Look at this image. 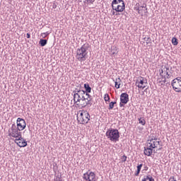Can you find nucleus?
Segmentation results:
<instances>
[{
  "label": "nucleus",
  "mask_w": 181,
  "mask_h": 181,
  "mask_svg": "<svg viewBox=\"0 0 181 181\" xmlns=\"http://www.w3.org/2000/svg\"><path fill=\"white\" fill-rule=\"evenodd\" d=\"M72 95L74 104L79 105L81 108L93 105L91 95L86 93L85 90H81V85L80 84L72 91Z\"/></svg>",
  "instance_id": "f257e3e1"
},
{
  "label": "nucleus",
  "mask_w": 181,
  "mask_h": 181,
  "mask_svg": "<svg viewBox=\"0 0 181 181\" xmlns=\"http://www.w3.org/2000/svg\"><path fill=\"white\" fill-rule=\"evenodd\" d=\"M88 43L83 44L81 47L76 50V59L78 62H86L87 60V54H88Z\"/></svg>",
  "instance_id": "f03ea898"
},
{
  "label": "nucleus",
  "mask_w": 181,
  "mask_h": 181,
  "mask_svg": "<svg viewBox=\"0 0 181 181\" xmlns=\"http://www.w3.org/2000/svg\"><path fill=\"white\" fill-rule=\"evenodd\" d=\"M156 141H158V139L156 138H152L151 139L148 140L147 147H144V155L151 156V155L153 153V149L158 147Z\"/></svg>",
  "instance_id": "7ed1b4c3"
},
{
  "label": "nucleus",
  "mask_w": 181,
  "mask_h": 181,
  "mask_svg": "<svg viewBox=\"0 0 181 181\" xmlns=\"http://www.w3.org/2000/svg\"><path fill=\"white\" fill-rule=\"evenodd\" d=\"M105 136L111 142H118L119 141V132L117 129H107Z\"/></svg>",
  "instance_id": "20e7f679"
},
{
  "label": "nucleus",
  "mask_w": 181,
  "mask_h": 181,
  "mask_svg": "<svg viewBox=\"0 0 181 181\" xmlns=\"http://www.w3.org/2000/svg\"><path fill=\"white\" fill-rule=\"evenodd\" d=\"M79 112L80 115L77 118L78 122L83 125H84V124H88L90 118H91V116H90V113H88L87 110H81L79 111Z\"/></svg>",
  "instance_id": "39448f33"
},
{
  "label": "nucleus",
  "mask_w": 181,
  "mask_h": 181,
  "mask_svg": "<svg viewBox=\"0 0 181 181\" xmlns=\"http://www.w3.org/2000/svg\"><path fill=\"white\" fill-rule=\"evenodd\" d=\"M8 136L16 139L22 136V132H21V130L16 128V124H13L11 127L8 129Z\"/></svg>",
  "instance_id": "423d86ee"
},
{
  "label": "nucleus",
  "mask_w": 181,
  "mask_h": 181,
  "mask_svg": "<svg viewBox=\"0 0 181 181\" xmlns=\"http://www.w3.org/2000/svg\"><path fill=\"white\" fill-rule=\"evenodd\" d=\"M171 86L176 93H181V77H177L173 79Z\"/></svg>",
  "instance_id": "0eeeda50"
},
{
  "label": "nucleus",
  "mask_w": 181,
  "mask_h": 181,
  "mask_svg": "<svg viewBox=\"0 0 181 181\" xmlns=\"http://www.w3.org/2000/svg\"><path fill=\"white\" fill-rule=\"evenodd\" d=\"M135 86L138 87V88H146L148 86V80L142 76H139V78L135 82Z\"/></svg>",
  "instance_id": "6e6552de"
},
{
  "label": "nucleus",
  "mask_w": 181,
  "mask_h": 181,
  "mask_svg": "<svg viewBox=\"0 0 181 181\" xmlns=\"http://www.w3.org/2000/svg\"><path fill=\"white\" fill-rule=\"evenodd\" d=\"M83 179L85 181H97L95 174L93 172H87L83 175Z\"/></svg>",
  "instance_id": "1a4fd4ad"
},
{
  "label": "nucleus",
  "mask_w": 181,
  "mask_h": 181,
  "mask_svg": "<svg viewBox=\"0 0 181 181\" xmlns=\"http://www.w3.org/2000/svg\"><path fill=\"white\" fill-rule=\"evenodd\" d=\"M16 124V128L21 131H23L26 128V121L21 117L17 119Z\"/></svg>",
  "instance_id": "9d476101"
},
{
  "label": "nucleus",
  "mask_w": 181,
  "mask_h": 181,
  "mask_svg": "<svg viewBox=\"0 0 181 181\" xmlns=\"http://www.w3.org/2000/svg\"><path fill=\"white\" fill-rule=\"evenodd\" d=\"M15 143L17 144L18 146L20 148H25L28 146V141H26V139L22 137V135L18 136V139H15Z\"/></svg>",
  "instance_id": "9b49d317"
},
{
  "label": "nucleus",
  "mask_w": 181,
  "mask_h": 181,
  "mask_svg": "<svg viewBox=\"0 0 181 181\" xmlns=\"http://www.w3.org/2000/svg\"><path fill=\"white\" fill-rule=\"evenodd\" d=\"M120 101L122 104H128V101H129V95L127 93H123L120 95Z\"/></svg>",
  "instance_id": "f8f14e48"
},
{
  "label": "nucleus",
  "mask_w": 181,
  "mask_h": 181,
  "mask_svg": "<svg viewBox=\"0 0 181 181\" xmlns=\"http://www.w3.org/2000/svg\"><path fill=\"white\" fill-rule=\"evenodd\" d=\"M112 10L116 12H124L125 11V2H122V5H117L116 8L115 6H113Z\"/></svg>",
  "instance_id": "ddd939ff"
},
{
  "label": "nucleus",
  "mask_w": 181,
  "mask_h": 181,
  "mask_svg": "<svg viewBox=\"0 0 181 181\" xmlns=\"http://www.w3.org/2000/svg\"><path fill=\"white\" fill-rule=\"evenodd\" d=\"M141 8H146V6H141L139 7V3H137L134 7L135 11H138V13L139 15H142V12H141Z\"/></svg>",
  "instance_id": "4468645a"
},
{
  "label": "nucleus",
  "mask_w": 181,
  "mask_h": 181,
  "mask_svg": "<svg viewBox=\"0 0 181 181\" xmlns=\"http://www.w3.org/2000/svg\"><path fill=\"white\" fill-rule=\"evenodd\" d=\"M84 88L86 90L84 91L86 94L91 93V87L90 86V85L88 83L84 84Z\"/></svg>",
  "instance_id": "2eb2a0df"
},
{
  "label": "nucleus",
  "mask_w": 181,
  "mask_h": 181,
  "mask_svg": "<svg viewBox=\"0 0 181 181\" xmlns=\"http://www.w3.org/2000/svg\"><path fill=\"white\" fill-rule=\"evenodd\" d=\"M121 86V78H118L116 79V81H115V88H119Z\"/></svg>",
  "instance_id": "dca6fc26"
},
{
  "label": "nucleus",
  "mask_w": 181,
  "mask_h": 181,
  "mask_svg": "<svg viewBox=\"0 0 181 181\" xmlns=\"http://www.w3.org/2000/svg\"><path fill=\"white\" fill-rule=\"evenodd\" d=\"M143 39L145 40L147 45L151 46V45H152V39H151V37H145Z\"/></svg>",
  "instance_id": "f3484780"
},
{
  "label": "nucleus",
  "mask_w": 181,
  "mask_h": 181,
  "mask_svg": "<svg viewBox=\"0 0 181 181\" xmlns=\"http://www.w3.org/2000/svg\"><path fill=\"white\" fill-rule=\"evenodd\" d=\"M39 45H40L41 47H43L47 45V40L41 39L39 42Z\"/></svg>",
  "instance_id": "a211bd4d"
},
{
  "label": "nucleus",
  "mask_w": 181,
  "mask_h": 181,
  "mask_svg": "<svg viewBox=\"0 0 181 181\" xmlns=\"http://www.w3.org/2000/svg\"><path fill=\"white\" fill-rule=\"evenodd\" d=\"M141 181H155V179L151 175L144 176V179Z\"/></svg>",
  "instance_id": "6ab92c4d"
},
{
  "label": "nucleus",
  "mask_w": 181,
  "mask_h": 181,
  "mask_svg": "<svg viewBox=\"0 0 181 181\" xmlns=\"http://www.w3.org/2000/svg\"><path fill=\"white\" fill-rule=\"evenodd\" d=\"M78 2H83V0H78ZM95 0H83V4L88 5V4H94Z\"/></svg>",
  "instance_id": "aec40b11"
},
{
  "label": "nucleus",
  "mask_w": 181,
  "mask_h": 181,
  "mask_svg": "<svg viewBox=\"0 0 181 181\" xmlns=\"http://www.w3.org/2000/svg\"><path fill=\"white\" fill-rule=\"evenodd\" d=\"M124 2L123 0H113L112 2V8H113V6H115V5H118V4Z\"/></svg>",
  "instance_id": "412c9836"
},
{
  "label": "nucleus",
  "mask_w": 181,
  "mask_h": 181,
  "mask_svg": "<svg viewBox=\"0 0 181 181\" xmlns=\"http://www.w3.org/2000/svg\"><path fill=\"white\" fill-rule=\"evenodd\" d=\"M164 80L163 81H160L159 83H164L166 86V87L170 86V82H168L167 80H166V76H163Z\"/></svg>",
  "instance_id": "4be33fe9"
},
{
  "label": "nucleus",
  "mask_w": 181,
  "mask_h": 181,
  "mask_svg": "<svg viewBox=\"0 0 181 181\" xmlns=\"http://www.w3.org/2000/svg\"><path fill=\"white\" fill-rule=\"evenodd\" d=\"M172 43L174 46H177V45L179 44V42H177V38H176L175 37H173Z\"/></svg>",
  "instance_id": "5701e85b"
},
{
  "label": "nucleus",
  "mask_w": 181,
  "mask_h": 181,
  "mask_svg": "<svg viewBox=\"0 0 181 181\" xmlns=\"http://www.w3.org/2000/svg\"><path fill=\"white\" fill-rule=\"evenodd\" d=\"M139 124H141V125H145L146 124V122L145 121V119L143 117L139 118Z\"/></svg>",
  "instance_id": "b1692460"
},
{
  "label": "nucleus",
  "mask_w": 181,
  "mask_h": 181,
  "mask_svg": "<svg viewBox=\"0 0 181 181\" xmlns=\"http://www.w3.org/2000/svg\"><path fill=\"white\" fill-rule=\"evenodd\" d=\"M111 53L112 54H117L118 53V51H117V47H112Z\"/></svg>",
  "instance_id": "393cba45"
},
{
  "label": "nucleus",
  "mask_w": 181,
  "mask_h": 181,
  "mask_svg": "<svg viewBox=\"0 0 181 181\" xmlns=\"http://www.w3.org/2000/svg\"><path fill=\"white\" fill-rule=\"evenodd\" d=\"M104 100L105 102L110 103V95H108V93L105 94Z\"/></svg>",
  "instance_id": "a878e982"
},
{
  "label": "nucleus",
  "mask_w": 181,
  "mask_h": 181,
  "mask_svg": "<svg viewBox=\"0 0 181 181\" xmlns=\"http://www.w3.org/2000/svg\"><path fill=\"white\" fill-rule=\"evenodd\" d=\"M115 104H117V102H111L109 104L108 110H112V108H114V105H115Z\"/></svg>",
  "instance_id": "bb28decb"
},
{
  "label": "nucleus",
  "mask_w": 181,
  "mask_h": 181,
  "mask_svg": "<svg viewBox=\"0 0 181 181\" xmlns=\"http://www.w3.org/2000/svg\"><path fill=\"white\" fill-rule=\"evenodd\" d=\"M49 33H51V32L47 31L45 33H42L41 34V36L45 39V37H46V36H49Z\"/></svg>",
  "instance_id": "cd10ccee"
},
{
  "label": "nucleus",
  "mask_w": 181,
  "mask_h": 181,
  "mask_svg": "<svg viewBox=\"0 0 181 181\" xmlns=\"http://www.w3.org/2000/svg\"><path fill=\"white\" fill-rule=\"evenodd\" d=\"M127 158H128V157H127V156H125V155H124V156L122 157V163H124V162H127Z\"/></svg>",
  "instance_id": "c85d7f7f"
},
{
  "label": "nucleus",
  "mask_w": 181,
  "mask_h": 181,
  "mask_svg": "<svg viewBox=\"0 0 181 181\" xmlns=\"http://www.w3.org/2000/svg\"><path fill=\"white\" fill-rule=\"evenodd\" d=\"M145 10H144V8H141V12H142V13H144V12L146 13V11H148V8H146V4H145Z\"/></svg>",
  "instance_id": "c756f323"
},
{
  "label": "nucleus",
  "mask_w": 181,
  "mask_h": 181,
  "mask_svg": "<svg viewBox=\"0 0 181 181\" xmlns=\"http://www.w3.org/2000/svg\"><path fill=\"white\" fill-rule=\"evenodd\" d=\"M163 70H164V71L166 73L167 75L169 74V72L168 71L169 70V68L165 66V67L163 68Z\"/></svg>",
  "instance_id": "7c9ffc66"
},
{
  "label": "nucleus",
  "mask_w": 181,
  "mask_h": 181,
  "mask_svg": "<svg viewBox=\"0 0 181 181\" xmlns=\"http://www.w3.org/2000/svg\"><path fill=\"white\" fill-rule=\"evenodd\" d=\"M142 166H143L142 164L138 165H137V170H140V171H141V169H142Z\"/></svg>",
  "instance_id": "2f4dec72"
},
{
  "label": "nucleus",
  "mask_w": 181,
  "mask_h": 181,
  "mask_svg": "<svg viewBox=\"0 0 181 181\" xmlns=\"http://www.w3.org/2000/svg\"><path fill=\"white\" fill-rule=\"evenodd\" d=\"M168 181H177V180H176V179H175V177L173 176L169 178Z\"/></svg>",
  "instance_id": "473e14b6"
},
{
  "label": "nucleus",
  "mask_w": 181,
  "mask_h": 181,
  "mask_svg": "<svg viewBox=\"0 0 181 181\" xmlns=\"http://www.w3.org/2000/svg\"><path fill=\"white\" fill-rule=\"evenodd\" d=\"M139 173H141V170H137L134 175H135V176H139Z\"/></svg>",
  "instance_id": "72a5a7b5"
},
{
  "label": "nucleus",
  "mask_w": 181,
  "mask_h": 181,
  "mask_svg": "<svg viewBox=\"0 0 181 181\" xmlns=\"http://www.w3.org/2000/svg\"><path fill=\"white\" fill-rule=\"evenodd\" d=\"M52 8L53 9H56V8H57V4L56 3H54L52 5Z\"/></svg>",
  "instance_id": "f704fd0d"
},
{
  "label": "nucleus",
  "mask_w": 181,
  "mask_h": 181,
  "mask_svg": "<svg viewBox=\"0 0 181 181\" xmlns=\"http://www.w3.org/2000/svg\"><path fill=\"white\" fill-rule=\"evenodd\" d=\"M163 69H161V71H160V76L162 77V78H163L164 76H163V75H162V74H163Z\"/></svg>",
  "instance_id": "c9c22d12"
},
{
  "label": "nucleus",
  "mask_w": 181,
  "mask_h": 181,
  "mask_svg": "<svg viewBox=\"0 0 181 181\" xmlns=\"http://www.w3.org/2000/svg\"><path fill=\"white\" fill-rule=\"evenodd\" d=\"M27 39H30V34L29 33H27Z\"/></svg>",
  "instance_id": "e433bc0d"
},
{
  "label": "nucleus",
  "mask_w": 181,
  "mask_h": 181,
  "mask_svg": "<svg viewBox=\"0 0 181 181\" xmlns=\"http://www.w3.org/2000/svg\"><path fill=\"white\" fill-rule=\"evenodd\" d=\"M124 103H121L120 102V103H119V107H124V105H123Z\"/></svg>",
  "instance_id": "4c0bfd02"
},
{
  "label": "nucleus",
  "mask_w": 181,
  "mask_h": 181,
  "mask_svg": "<svg viewBox=\"0 0 181 181\" xmlns=\"http://www.w3.org/2000/svg\"><path fill=\"white\" fill-rule=\"evenodd\" d=\"M170 77V74H167V77H166V78H169Z\"/></svg>",
  "instance_id": "58836bf2"
},
{
  "label": "nucleus",
  "mask_w": 181,
  "mask_h": 181,
  "mask_svg": "<svg viewBox=\"0 0 181 181\" xmlns=\"http://www.w3.org/2000/svg\"><path fill=\"white\" fill-rule=\"evenodd\" d=\"M156 144H157V146H158V145H160V141H156Z\"/></svg>",
  "instance_id": "ea45409f"
},
{
  "label": "nucleus",
  "mask_w": 181,
  "mask_h": 181,
  "mask_svg": "<svg viewBox=\"0 0 181 181\" xmlns=\"http://www.w3.org/2000/svg\"><path fill=\"white\" fill-rule=\"evenodd\" d=\"M111 12H112V15H115V11H112Z\"/></svg>",
  "instance_id": "a19ab883"
},
{
  "label": "nucleus",
  "mask_w": 181,
  "mask_h": 181,
  "mask_svg": "<svg viewBox=\"0 0 181 181\" xmlns=\"http://www.w3.org/2000/svg\"><path fill=\"white\" fill-rule=\"evenodd\" d=\"M159 83H160V84H161V86H165V83H163V82H159Z\"/></svg>",
  "instance_id": "79ce46f5"
},
{
  "label": "nucleus",
  "mask_w": 181,
  "mask_h": 181,
  "mask_svg": "<svg viewBox=\"0 0 181 181\" xmlns=\"http://www.w3.org/2000/svg\"><path fill=\"white\" fill-rule=\"evenodd\" d=\"M162 149V147H160L158 151H160Z\"/></svg>",
  "instance_id": "37998d69"
},
{
  "label": "nucleus",
  "mask_w": 181,
  "mask_h": 181,
  "mask_svg": "<svg viewBox=\"0 0 181 181\" xmlns=\"http://www.w3.org/2000/svg\"><path fill=\"white\" fill-rule=\"evenodd\" d=\"M145 170H148V167H145Z\"/></svg>",
  "instance_id": "c03bdc74"
},
{
  "label": "nucleus",
  "mask_w": 181,
  "mask_h": 181,
  "mask_svg": "<svg viewBox=\"0 0 181 181\" xmlns=\"http://www.w3.org/2000/svg\"><path fill=\"white\" fill-rule=\"evenodd\" d=\"M153 152L154 153H156V151H155V150H153Z\"/></svg>",
  "instance_id": "a18cd8bd"
},
{
  "label": "nucleus",
  "mask_w": 181,
  "mask_h": 181,
  "mask_svg": "<svg viewBox=\"0 0 181 181\" xmlns=\"http://www.w3.org/2000/svg\"><path fill=\"white\" fill-rule=\"evenodd\" d=\"M115 8H117V6L115 5Z\"/></svg>",
  "instance_id": "49530a36"
},
{
  "label": "nucleus",
  "mask_w": 181,
  "mask_h": 181,
  "mask_svg": "<svg viewBox=\"0 0 181 181\" xmlns=\"http://www.w3.org/2000/svg\"><path fill=\"white\" fill-rule=\"evenodd\" d=\"M115 15H118V13H116Z\"/></svg>",
  "instance_id": "de8ad7c7"
}]
</instances>
